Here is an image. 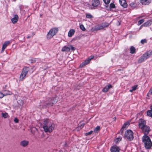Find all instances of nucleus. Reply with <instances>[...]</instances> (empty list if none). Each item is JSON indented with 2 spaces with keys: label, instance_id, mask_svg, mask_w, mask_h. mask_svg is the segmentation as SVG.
Wrapping results in <instances>:
<instances>
[{
  "label": "nucleus",
  "instance_id": "nucleus-4",
  "mask_svg": "<svg viewBox=\"0 0 152 152\" xmlns=\"http://www.w3.org/2000/svg\"><path fill=\"white\" fill-rule=\"evenodd\" d=\"M58 31V29L57 28H51L48 33L47 35V38L48 39L52 38L56 35Z\"/></svg>",
  "mask_w": 152,
  "mask_h": 152
},
{
  "label": "nucleus",
  "instance_id": "nucleus-30",
  "mask_svg": "<svg viewBox=\"0 0 152 152\" xmlns=\"http://www.w3.org/2000/svg\"><path fill=\"white\" fill-rule=\"evenodd\" d=\"M2 117L4 118H7L8 116V114L7 113H2L1 114Z\"/></svg>",
  "mask_w": 152,
  "mask_h": 152
},
{
  "label": "nucleus",
  "instance_id": "nucleus-28",
  "mask_svg": "<svg viewBox=\"0 0 152 152\" xmlns=\"http://www.w3.org/2000/svg\"><path fill=\"white\" fill-rule=\"evenodd\" d=\"M137 87V85L134 86L132 87V89L129 90V91L132 92L133 91H134L136 89Z\"/></svg>",
  "mask_w": 152,
  "mask_h": 152
},
{
  "label": "nucleus",
  "instance_id": "nucleus-49",
  "mask_svg": "<svg viewBox=\"0 0 152 152\" xmlns=\"http://www.w3.org/2000/svg\"><path fill=\"white\" fill-rule=\"evenodd\" d=\"M151 31H152V27L151 28Z\"/></svg>",
  "mask_w": 152,
  "mask_h": 152
},
{
  "label": "nucleus",
  "instance_id": "nucleus-39",
  "mask_svg": "<svg viewBox=\"0 0 152 152\" xmlns=\"http://www.w3.org/2000/svg\"><path fill=\"white\" fill-rule=\"evenodd\" d=\"M93 132V131H91L89 132H87L85 134L86 136L88 135H90Z\"/></svg>",
  "mask_w": 152,
  "mask_h": 152
},
{
  "label": "nucleus",
  "instance_id": "nucleus-40",
  "mask_svg": "<svg viewBox=\"0 0 152 152\" xmlns=\"http://www.w3.org/2000/svg\"><path fill=\"white\" fill-rule=\"evenodd\" d=\"M18 102L20 103V105H22L23 104V101L22 100H19Z\"/></svg>",
  "mask_w": 152,
  "mask_h": 152
},
{
  "label": "nucleus",
  "instance_id": "nucleus-19",
  "mask_svg": "<svg viewBox=\"0 0 152 152\" xmlns=\"http://www.w3.org/2000/svg\"><path fill=\"white\" fill-rule=\"evenodd\" d=\"M75 33V30L73 29H70L68 32V36L69 37H72Z\"/></svg>",
  "mask_w": 152,
  "mask_h": 152
},
{
  "label": "nucleus",
  "instance_id": "nucleus-45",
  "mask_svg": "<svg viewBox=\"0 0 152 152\" xmlns=\"http://www.w3.org/2000/svg\"><path fill=\"white\" fill-rule=\"evenodd\" d=\"M113 119L114 121H115L116 120V117H114L113 118Z\"/></svg>",
  "mask_w": 152,
  "mask_h": 152
},
{
  "label": "nucleus",
  "instance_id": "nucleus-12",
  "mask_svg": "<svg viewBox=\"0 0 152 152\" xmlns=\"http://www.w3.org/2000/svg\"><path fill=\"white\" fill-rule=\"evenodd\" d=\"M152 55V51H148L145 53L142 56L144 59L146 60L149 58Z\"/></svg>",
  "mask_w": 152,
  "mask_h": 152
},
{
  "label": "nucleus",
  "instance_id": "nucleus-37",
  "mask_svg": "<svg viewBox=\"0 0 152 152\" xmlns=\"http://www.w3.org/2000/svg\"><path fill=\"white\" fill-rule=\"evenodd\" d=\"M86 17L87 18H93V16L90 14H87L86 15Z\"/></svg>",
  "mask_w": 152,
  "mask_h": 152
},
{
  "label": "nucleus",
  "instance_id": "nucleus-42",
  "mask_svg": "<svg viewBox=\"0 0 152 152\" xmlns=\"http://www.w3.org/2000/svg\"><path fill=\"white\" fill-rule=\"evenodd\" d=\"M30 61L31 63H34L36 61V59L35 58H32Z\"/></svg>",
  "mask_w": 152,
  "mask_h": 152
},
{
  "label": "nucleus",
  "instance_id": "nucleus-41",
  "mask_svg": "<svg viewBox=\"0 0 152 152\" xmlns=\"http://www.w3.org/2000/svg\"><path fill=\"white\" fill-rule=\"evenodd\" d=\"M94 57V56H90L89 57H88V59L90 61L91 59H92Z\"/></svg>",
  "mask_w": 152,
  "mask_h": 152
},
{
  "label": "nucleus",
  "instance_id": "nucleus-29",
  "mask_svg": "<svg viewBox=\"0 0 152 152\" xmlns=\"http://www.w3.org/2000/svg\"><path fill=\"white\" fill-rule=\"evenodd\" d=\"M152 95V87L150 88L148 92V93L147 96H150L151 95Z\"/></svg>",
  "mask_w": 152,
  "mask_h": 152
},
{
  "label": "nucleus",
  "instance_id": "nucleus-21",
  "mask_svg": "<svg viewBox=\"0 0 152 152\" xmlns=\"http://www.w3.org/2000/svg\"><path fill=\"white\" fill-rule=\"evenodd\" d=\"M70 50V48L69 47H66V46H64L61 49V51L62 52H65V51H69Z\"/></svg>",
  "mask_w": 152,
  "mask_h": 152
},
{
  "label": "nucleus",
  "instance_id": "nucleus-23",
  "mask_svg": "<svg viewBox=\"0 0 152 152\" xmlns=\"http://www.w3.org/2000/svg\"><path fill=\"white\" fill-rule=\"evenodd\" d=\"M151 20H148L147 22L144 23L142 26H144L145 27H148L150 25H151Z\"/></svg>",
  "mask_w": 152,
  "mask_h": 152
},
{
  "label": "nucleus",
  "instance_id": "nucleus-15",
  "mask_svg": "<svg viewBox=\"0 0 152 152\" xmlns=\"http://www.w3.org/2000/svg\"><path fill=\"white\" fill-rule=\"evenodd\" d=\"M9 44L10 42L9 41H7L4 42L2 46V50L1 51V53L3 52L4 51V49H5L6 47Z\"/></svg>",
  "mask_w": 152,
  "mask_h": 152
},
{
  "label": "nucleus",
  "instance_id": "nucleus-13",
  "mask_svg": "<svg viewBox=\"0 0 152 152\" xmlns=\"http://www.w3.org/2000/svg\"><path fill=\"white\" fill-rule=\"evenodd\" d=\"M29 142L26 140H23L20 141V145L23 147L27 146Z\"/></svg>",
  "mask_w": 152,
  "mask_h": 152
},
{
  "label": "nucleus",
  "instance_id": "nucleus-5",
  "mask_svg": "<svg viewBox=\"0 0 152 152\" xmlns=\"http://www.w3.org/2000/svg\"><path fill=\"white\" fill-rule=\"evenodd\" d=\"M125 137L129 140L131 141L134 138L133 133L130 130H127L125 132Z\"/></svg>",
  "mask_w": 152,
  "mask_h": 152
},
{
  "label": "nucleus",
  "instance_id": "nucleus-24",
  "mask_svg": "<svg viewBox=\"0 0 152 152\" xmlns=\"http://www.w3.org/2000/svg\"><path fill=\"white\" fill-rule=\"evenodd\" d=\"M130 53L132 54H134L135 53L136 49L134 47L132 46L130 48Z\"/></svg>",
  "mask_w": 152,
  "mask_h": 152
},
{
  "label": "nucleus",
  "instance_id": "nucleus-27",
  "mask_svg": "<svg viewBox=\"0 0 152 152\" xmlns=\"http://www.w3.org/2000/svg\"><path fill=\"white\" fill-rule=\"evenodd\" d=\"M100 127L99 126H97L94 129V132L95 133H97L99 131L100 129Z\"/></svg>",
  "mask_w": 152,
  "mask_h": 152
},
{
  "label": "nucleus",
  "instance_id": "nucleus-25",
  "mask_svg": "<svg viewBox=\"0 0 152 152\" xmlns=\"http://www.w3.org/2000/svg\"><path fill=\"white\" fill-rule=\"evenodd\" d=\"M147 114L148 116L152 118V110H148L147 112Z\"/></svg>",
  "mask_w": 152,
  "mask_h": 152
},
{
  "label": "nucleus",
  "instance_id": "nucleus-2",
  "mask_svg": "<svg viewBox=\"0 0 152 152\" xmlns=\"http://www.w3.org/2000/svg\"><path fill=\"white\" fill-rule=\"evenodd\" d=\"M146 124L145 121L140 120L138 126L139 128L142 129V132L144 134V135H147L151 131L149 127L146 125Z\"/></svg>",
  "mask_w": 152,
  "mask_h": 152
},
{
  "label": "nucleus",
  "instance_id": "nucleus-26",
  "mask_svg": "<svg viewBox=\"0 0 152 152\" xmlns=\"http://www.w3.org/2000/svg\"><path fill=\"white\" fill-rule=\"evenodd\" d=\"M145 60L144 59V57L142 56L138 60V62L139 63H141L142 62Z\"/></svg>",
  "mask_w": 152,
  "mask_h": 152
},
{
  "label": "nucleus",
  "instance_id": "nucleus-16",
  "mask_svg": "<svg viewBox=\"0 0 152 152\" xmlns=\"http://www.w3.org/2000/svg\"><path fill=\"white\" fill-rule=\"evenodd\" d=\"M112 86L111 84H109L106 86L102 89V91L103 92H106L108 90L111 88H112Z\"/></svg>",
  "mask_w": 152,
  "mask_h": 152
},
{
  "label": "nucleus",
  "instance_id": "nucleus-10",
  "mask_svg": "<svg viewBox=\"0 0 152 152\" xmlns=\"http://www.w3.org/2000/svg\"><path fill=\"white\" fill-rule=\"evenodd\" d=\"M152 0H140V3L143 5H149L151 2Z\"/></svg>",
  "mask_w": 152,
  "mask_h": 152
},
{
  "label": "nucleus",
  "instance_id": "nucleus-38",
  "mask_svg": "<svg viewBox=\"0 0 152 152\" xmlns=\"http://www.w3.org/2000/svg\"><path fill=\"white\" fill-rule=\"evenodd\" d=\"M146 42H147V40L145 39H142L141 41V43L142 44H143L144 43H146Z\"/></svg>",
  "mask_w": 152,
  "mask_h": 152
},
{
  "label": "nucleus",
  "instance_id": "nucleus-1",
  "mask_svg": "<svg viewBox=\"0 0 152 152\" xmlns=\"http://www.w3.org/2000/svg\"><path fill=\"white\" fill-rule=\"evenodd\" d=\"M55 128V125L48 119H44L43 124V128L45 132H51Z\"/></svg>",
  "mask_w": 152,
  "mask_h": 152
},
{
  "label": "nucleus",
  "instance_id": "nucleus-47",
  "mask_svg": "<svg viewBox=\"0 0 152 152\" xmlns=\"http://www.w3.org/2000/svg\"><path fill=\"white\" fill-rule=\"evenodd\" d=\"M32 35H35V34H34V33L33 32V33H32Z\"/></svg>",
  "mask_w": 152,
  "mask_h": 152
},
{
  "label": "nucleus",
  "instance_id": "nucleus-44",
  "mask_svg": "<svg viewBox=\"0 0 152 152\" xmlns=\"http://www.w3.org/2000/svg\"><path fill=\"white\" fill-rule=\"evenodd\" d=\"M121 139H122L121 137H119V138H117V139L118 140V141H119V140L120 141L121 140Z\"/></svg>",
  "mask_w": 152,
  "mask_h": 152
},
{
  "label": "nucleus",
  "instance_id": "nucleus-22",
  "mask_svg": "<svg viewBox=\"0 0 152 152\" xmlns=\"http://www.w3.org/2000/svg\"><path fill=\"white\" fill-rule=\"evenodd\" d=\"M128 125V123H125L124 124L122 128L121 129L120 132L119 133H120L122 135L124 132V129L126 127V125Z\"/></svg>",
  "mask_w": 152,
  "mask_h": 152
},
{
  "label": "nucleus",
  "instance_id": "nucleus-7",
  "mask_svg": "<svg viewBox=\"0 0 152 152\" xmlns=\"http://www.w3.org/2000/svg\"><path fill=\"white\" fill-rule=\"evenodd\" d=\"M3 93L0 92V98H2L4 96L11 95L12 94V92L8 90H4Z\"/></svg>",
  "mask_w": 152,
  "mask_h": 152
},
{
  "label": "nucleus",
  "instance_id": "nucleus-6",
  "mask_svg": "<svg viewBox=\"0 0 152 152\" xmlns=\"http://www.w3.org/2000/svg\"><path fill=\"white\" fill-rule=\"evenodd\" d=\"M29 71L28 68L25 67L23 69L22 71L20 76V80L22 81L24 79Z\"/></svg>",
  "mask_w": 152,
  "mask_h": 152
},
{
  "label": "nucleus",
  "instance_id": "nucleus-11",
  "mask_svg": "<svg viewBox=\"0 0 152 152\" xmlns=\"http://www.w3.org/2000/svg\"><path fill=\"white\" fill-rule=\"evenodd\" d=\"M120 150L119 147L116 145H113L110 148L111 152H119Z\"/></svg>",
  "mask_w": 152,
  "mask_h": 152
},
{
  "label": "nucleus",
  "instance_id": "nucleus-35",
  "mask_svg": "<svg viewBox=\"0 0 152 152\" xmlns=\"http://www.w3.org/2000/svg\"><path fill=\"white\" fill-rule=\"evenodd\" d=\"M80 29L82 30L83 31H85L86 30V28L83 25H81L80 26Z\"/></svg>",
  "mask_w": 152,
  "mask_h": 152
},
{
  "label": "nucleus",
  "instance_id": "nucleus-33",
  "mask_svg": "<svg viewBox=\"0 0 152 152\" xmlns=\"http://www.w3.org/2000/svg\"><path fill=\"white\" fill-rule=\"evenodd\" d=\"M84 124H81L80 126H78L77 127L76 129H77V130L78 129H82L83 127L84 126Z\"/></svg>",
  "mask_w": 152,
  "mask_h": 152
},
{
  "label": "nucleus",
  "instance_id": "nucleus-9",
  "mask_svg": "<svg viewBox=\"0 0 152 152\" xmlns=\"http://www.w3.org/2000/svg\"><path fill=\"white\" fill-rule=\"evenodd\" d=\"M109 23H107V24L106 25H103L102 26L100 25H98L95 27V30L97 31L103 29L104 28L107 27L108 26H109Z\"/></svg>",
  "mask_w": 152,
  "mask_h": 152
},
{
  "label": "nucleus",
  "instance_id": "nucleus-34",
  "mask_svg": "<svg viewBox=\"0 0 152 152\" xmlns=\"http://www.w3.org/2000/svg\"><path fill=\"white\" fill-rule=\"evenodd\" d=\"M68 46L70 48V50L71 49L72 51H74L75 50L76 48L75 47H73L71 45H69Z\"/></svg>",
  "mask_w": 152,
  "mask_h": 152
},
{
  "label": "nucleus",
  "instance_id": "nucleus-36",
  "mask_svg": "<svg viewBox=\"0 0 152 152\" xmlns=\"http://www.w3.org/2000/svg\"><path fill=\"white\" fill-rule=\"evenodd\" d=\"M104 3L106 4H108L110 1V0H103Z\"/></svg>",
  "mask_w": 152,
  "mask_h": 152
},
{
  "label": "nucleus",
  "instance_id": "nucleus-3",
  "mask_svg": "<svg viewBox=\"0 0 152 152\" xmlns=\"http://www.w3.org/2000/svg\"><path fill=\"white\" fill-rule=\"evenodd\" d=\"M142 140L146 149H148L151 148L152 146V142L150 137L147 135H144L142 137Z\"/></svg>",
  "mask_w": 152,
  "mask_h": 152
},
{
  "label": "nucleus",
  "instance_id": "nucleus-32",
  "mask_svg": "<svg viewBox=\"0 0 152 152\" xmlns=\"http://www.w3.org/2000/svg\"><path fill=\"white\" fill-rule=\"evenodd\" d=\"M115 7V4L113 3H111L110 5V9L114 8Z\"/></svg>",
  "mask_w": 152,
  "mask_h": 152
},
{
  "label": "nucleus",
  "instance_id": "nucleus-14",
  "mask_svg": "<svg viewBox=\"0 0 152 152\" xmlns=\"http://www.w3.org/2000/svg\"><path fill=\"white\" fill-rule=\"evenodd\" d=\"M119 3L123 7L126 8L127 7V4L125 0H119Z\"/></svg>",
  "mask_w": 152,
  "mask_h": 152
},
{
  "label": "nucleus",
  "instance_id": "nucleus-50",
  "mask_svg": "<svg viewBox=\"0 0 152 152\" xmlns=\"http://www.w3.org/2000/svg\"><path fill=\"white\" fill-rule=\"evenodd\" d=\"M6 92V93H8V92Z\"/></svg>",
  "mask_w": 152,
  "mask_h": 152
},
{
  "label": "nucleus",
  "instance_id": "nucleus-31",
  "mask_svg": "<svg viewBox=\"0 0 152 152\" xmlns=\"http://www.w3.org/2000/svg\"><path fill=\"white\" fill-rule=\"evenodd\" d=\"M145 21V20L144 19H142L138 21L137 23V24L138 25H140L141 24H142V23H143Z\"/></svg>",
  "mask_w": 152,
  "mask_h": 152
},
{
  "label": "nucleus",
  "instance_id": "nucleus-8",
  "mask_svg": "<svg viewBox=\"0 0 152 152\" xmlns=\"http://www.w3.org/2000/svg\"><path fill=\"white\" fill-rule=\"evenodd\" d=\"M91 3L93 7H98L100 4V1L99 0H92Z\"/></svg>",
  "mask_w": 152,
  "mask_h": 152
},
{
  "label": "nucleus",
  "instance_id": "nucleus-18",
  "mask_svg": "<svg viewBox=\"0 0 152 152\" xmlns=\"http://www.w3.org/2000/svg\"><path fill=\"white\" fill-rule=\"evenodd\" d=\"M90 62V61L88 59L87 60H86L84 62H82L80 64V67H82L85 65L88 64Z\"/></svg>",
  "mask_w": 152,
  "mask_h": 152
},
{
  "label": "nucleus",
  "instance_id": "nucleus-17",
  "mask_svg": "<svg viewBox=\"0 0 152 152\" xmlns=\"http://www.w3.org/2000/svg\"><path fill=\"white\" fill-rule=\"evenodd\" d=\"M18 16L17 15H14L13 18L11 19V21L13 23H15L18 21Z\"/></svg>",
  "mask_w": 152,
  "mask_h": 152
},
{
  "label": "nucleus",
  "instance_id": "nucleus-20",
  "mask_svg": "<svg viewBox=\"0 0 152 152\" xmlns=\"http://www.w3.org/2000/svg\"><path fill=\"white\" fill-rule=\"evenodd\" d=\"M53 102V99H50V101H49V102L48 103H46V104H47L46 107H49L50 106H52L54 103Z\"/></svg>",
  "mask_w": 152,
  "mask_h": 152
},
{
  "label": "nucleus",
  "instance_id": "nucleus-46",
  "mask_svg": "<svg viewBox=\"0 0 152 152\" xmlns=\"http://www.w3.org/2000/svg\"><path fill=\"white\" fill-rule=\"evenodd\" d=\"M30 36H28L27 37V39H28L29 38H30Z\"/></svg>",
  "mask_w": 152,
  "mask_h": 152
},
{
  "label": "nucleus",
  "instance_id": "nucleus-43",
  "mask_svg": "<svg viewBox=\"0 0 152 152\" xmlns=\"http://www.w3.org/2000/svg\"><path fill=\"white\" fill-rule=\"evenodd\" d=\"M14 121L16 123H18L19 122V120L17 118H15Z\"/></svg>",
  "mask_w": 152,
  "mask_h": 152
},
{
  "label": "nucleus",
  "instance_id": "nucleus-48",
  "mask_svg": "<svg viewBox=\"0 0 152 152\" xmlns=\"http://www.w3.org/2000/svg\"><path fill=\"white\" fill-rule=\"evenodd\" d=\"M151 110H152V105L151 106Z\"/></svg>",
  "mask_w": 152,
  "mask_h": 152
}]
</instances>
